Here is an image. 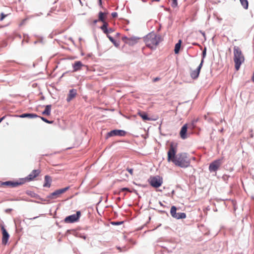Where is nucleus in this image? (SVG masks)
Masks as SVG:
<instances>
[{"instance_id":"obj_28","label":"nucleus","mask_w":254,"mask_h":254,"mask_svg":"<svg viewBox=\"0 0 254 254\" xmlns=\"http://www.w3.org/2000/svg\"><path fill=\"white\" fill-rule=\"evenodd\" d=\"M40 118L41 119V120L42 121H43L44 122H45V123H47L48 124H52L54 122V121H49L47 119H46V118L42 117H40Z\"/></svg>"},{"instance_id":"obj_23","label":"nucleus","mask_w":254,"mask_h":254,"mask_svg":"<svg viewBox=\"0 0 254 254\" xmlns=\"http://www.w3.org/2000/svg\"><path fill=\"white\" fill-rule=\"evenodd\" d=\"M182 40H179L178 42L175 45L174 52L175 54H178L181 48Z\"/></svg>"},{"instance_id":"obj_33","label":"nucleus","mask_w":254,"mask_h":254,"mask_svg":"<svg viewBox=\"0 0 254 254\" xmlns=\"http://www.w3.org/2000/svg\"><path fill=\"white\" fill-rule=\"evenodd\" d=\"M206 56V49L205 48L203 51L202 52V56H203V60L205 58Z\"/></svg>"},{"instance_id":"obj_39","label":"nucleus","mask_w":254,"mask_h":254,"mask_svg":"<svg viewBox=\"0 0 254 254\" xmlns=\"http://www.w3.org/2000/svg\"><path fill=\"white\" fill-rule=\"evenodd\" d=\"M252 80L253 82H254V71L253 75V76L252 78Z\"/></svg>"},{"instance_id":"obj_26","label":"nucleus","mask_w":254,"mask_h":254,"mask_svg":"<svg viewBox=\"0 0 254 254\" xmlns=\"http://www.w3.org/2000/svg\"><path fill=\"white\" fill-rule=\"evenodd\" d=\"M241 4L243 6V7L247 9L248 8L249 3L247 0H240Z\"/></svg>"},{"instance_id":"obj_17","label":"nucleus","mask_w":254,"mask_h":254,"mask_svg":"<svg viewBox=\"0 0 254 254\" xmlns=\"http://www.w3.org/2000/svg\"><path fill=\"white\" fill-rule=\"evenodd\" d=\"M187 125H184L181 128L180 134L182 138L185 139L187 138Z\"/></svg>"},{"instance_id":"obj_24","label":"nucleus","mask_w":254,"mask_h":254,"mask_svg":"<svg viewBox=\"0 0 254 254\" xmlns=\"http://www.w3.org/2000/svg\"><path fill=\"white\" fill-rule=\"evenodd\" d=\"M177 208L175 206H172L170 210V213L172 217L175 218L177 215Z\"/></svg>"},{"instance_id":"obj_34","label":"nucleus","mask_w":254,"mask_h":254,"mask_svg":"<svg viewBox=\"0 0 254 254\" xmlns=\"http://www.w3.org/2000/svg\"><path fill=\"white\" fill-rule=\"evenodd\" d=\"M160 80V78L159 77H156V78H154L153 79V82H156L158 80Z\"/></svg>"},{"instance_id":"obj_7","label":"nucleus","mask_w":254,"mask_h":254,"mask_svg":"<svg viewBox=\"0 0 254 254\" xmlns=\"http://www.w3.org/2000/svg\"><path fill=\"white\" fill-rule=\"evenodd\" d=\"M149 183L153 187L157 188L162 185L163 181L159 176H155L150 178Z\"/></svg>"},{"instance_id":"obj_6","label":"nucleus","mask_w":254,"mask_h":254,"mask_svg":"<svg viewBox=\"0 0 254 254\" xmlns=\"http://www.w3.org/2000/svg\"><path fill=\"white\" fill-rule=\"evenodd\" d=\"M24 184V180L20 179L17 181H6L2 183L1 185L8 188H14Z\"/></svg>"},{"instance_id":"obj_25","label":"nucleus","mask_w":254,"mask_h":254,"mask_svg":"<svg viewBox=\"0 0 254 254\" xmlns=\"http://www.w3.org/2000/svg\"><path fill=\"white\" fill-rule=\"evenodd\" d=\"M186 217V213L184 212L177 213L175 218L176 219H183Z\"/></svg>"},{"instance_id":"obj_41","label":"nucleus","mask_w":254,"mask_h":254,"mask_svg":"<svg viewBox=\"0 0 254 254\" xmlns=\"http://www.w3.org/2000/svg\"><path fill=\"white\" fill-rule=\"evenodd\" d=\"M11 209H7V210H6V212H7L8 211H11Z\"/></svg>"},{"instance_id":"obj_14","label":"nucleus","mask_w":254,"mask_h":254,"mask_svg":"<svg viewBox=\"0 0 254 254\" xmlns=\"http://www.w3.org/2000/svg\"><path fill=\"white\" fill-rule=\"evenodd\" d=\"M83 66V64H82V63L80 61L75 62V63L72 65L73 68V71L76 72L77 71L80 70L82 67Z\"/></svg>"},{"instance_id":"obj_30","label":"nucleus","mask_w":254,"mask_h":254,"mask_svg":"<svg viewBox=\"0 0 254 254\" xmlns=\"http://www.w3.org/2000/svg\"><path fill=\"white\" fill-rule=\"evenodd\" d=\"M7 16V15L4 14L3 13H1V17L0 18V20L2 21L3 20V19Z\"/></svg>"},{"instance_id":"obj_29","label":"nucleus","mask_w":254,"mask_h":254,"mask_svg":"<svg viewBox=\"0 0 254 254\" xmlns=\"http://www.w3.org/2000/svg\"><path fill=\"white\" fill-rule=\"evenodd\" d=\"M177 0H172V6H176L177 5Z\"/></svg>"},{"instance_id":"obj_35","label":"nucleus","mask_w":254,"mask_h":254,"mask_svg":"<svg viewBox=\"0 0 254 254\" xmlns=\"http://www.w3.org/2000/svg\"><path fill=\"white\" fill-rule=\"evenodd\" d=\"M121 190L122 191H125V190H127V191H129V189L128 188H122L121 189Z\"/></svg>"},{"instance_id":"obj_16","label":"nucleus","mask_w":254,"mask_h":254,"mask_svg":"<svg viewBox=\"0 0 254 254\" xmlns=\"http://www.w3.org/2000/svg\"><path fill=\"white\" fill-rule=\"evenodd\" d=\"M76 90L74 89H72L69 90V94L67 97L66 100L67 102H69L72 99H73L76 95Z\"/></svg>"},{"instance_id":"obj_2","label":"nucleus","mask_w":254,"mask_h":254,"mask_svg":"<svg viewBox=\"0 0 254 254\" xmlns=\"http://www.w3.org/2000/svg\"><path fill=\"white\" fill-rule=\"evenodd\" d=\"M233 54L235 68L237 71H238L240 69L241 64L245 62V56L241 49L238 46H234Z\"/></svg>"},{"instance_id":"obj_11","label":"nucleus","mask_w":254,"mask_h":254,"mask_svg":"<svg viewBox=\"0 0 254 254\" xmlns=\"http://www.w3.org/2000/svg\"><path fill=\"white\" fill-rule=\"evenodd\" d=\"M139 38L135 37H132L130 38H128L127 37H125L123 38V40L127 44L130 45V46H133L136 44Z\"/></svg>"},{"instance_id":"obj_19","label":"nucleus","mask_w":254,"mask_h":254,"mask_svg":"<svg viewBox=\"0 0 254 254\" xmlns=\"http://www.w3.org/2000/svg\"><path fill=\"white\" fill-rule=\"evenodd\" d=\"M137 114L144 121H150V118H149L146 113L142 111H139Z\"/></svg>"},{"instance_id":"obj_12","label":"nucleus","mask_w":254,"mask_h":254,"mask_svg":"<svg viewBox=\"0 0 254 254\" xmlns=\"http://www.w3.org/2000/svg\"><path fill=\"white\" fill-rule=\"evenodd\" d=\"M126 131L123 130L115 129L108 133V136H124L126 135Z\"/></svg>"},{"instance_id":"obj_9","label":"nucleus","mask_w":254,"mask_h":254,"mask_svg":"<svg viewBox=\"0 0 254 254\" xmlns=\"http://www.w3.org/2000/svg\"><path fill=\"white\" fill-rule=\"evenodd\" d=\"M41 173V170L39 169L34 170H33L31 173L28 175L26 178L23 179H21V180H24V184L26 182H30L34 180V179L38 177Z\"/></svg>"},{"instance_id":"obj_15","label":"nucleus","mask_w":254,"mask_h":254,"mask_svg":"<svg viewBox=\"0 0 254 254\" xmlns=\"http://www.w3.org/2000/svg\"><path fill=\"white\" fill-rule=\"evenodd\" d=\"M52 178L50 176L46 175L44 178V183L43 184L44 187L50 188L51 185Z\"/></svg>"},{"instance_id":"obj_27","label":"nucleus","mask_w":254,"mask_h":254,"mask_svg":"<svg viewBox=\"0 0 254 254\" xmlns=\"http://www.w3.org/2000/svg\"><path fill=\"white\" fill-rule=\"evenodd\" d=\"M108 38L110 40V41L114 44V45L116 47H118L119 46V44L117 43L116 41L114 39V38L112 36H111L110 35H108Z\"/></svg>"},{"instance_id":"obj_40","label":"nucleus","mask_w":254,"mask_h":254,"mask_svg":"<svg viewBox=\"0 0 254 254\" xmlns=\"http://www.w3.org/2000/svg\"><path fill=\"white\" fill-rule=\"evenodd\" d=\"M97 21H99L98 19V20H94V23H97Z\"/></svg>"},{"instance_id":"obj_18","label":"nucleus","mask_w":254,"mask_h":254,"mask_svg":"<svg viewBox=\"0 0 254 254\" xmlns=\"http://www.w3.org/2000/svg\"><path fill=\"white\" fill-rule=\"evenodd\" d=\"M107 13L106 12H99V15H98V20L99 21H101L102 22H105L106 19L107 18Z\"/></svg>"},{"instance_id":"obj_31","label":"nucleus","mask_w":254,"mask_h":254,"mask_svg":"<svg viewBox=\"0 0 254 254\" xmlns=\"http://www.w3.org/2000/svg\"><path fill=\"white\" fill-rule=\"evenodd\" d=\"M111 15L113 18H116L118 16V13L116 12H114L112 13Z\"/></svg>"},{"instance_id":"obj_37","label":"nucleus","mask_w":254,"mask_h":254,"mask_svg":"<svg viewBox=\"0 0 254 254\" xmlns=\"http://www.w3.org/2000/svg\"><path fill=\"white\" fill-rule=\"evenodd\" d=\"M123 223V222H115L114 223L116 225H119V224H121Z\"/></svg>"},{"instance_id":"obj_42","label":"nucleus","mask_w":254,"mask_h":254,"mask_svg":"<svg viewBox=\"0 0 254 254\" xmlns=\"http://www.w3.org/2000/svg\"><path fill=\"white\" fill-rule=\"evenodd\" d=\"M251 137H253V134H251Z\"/></svg>"},{"instance_id":"obj_1","label":"nucleus","mask_w":254,"mask_h":254,"mask_svg":"<svg viewBox=\"0 0 254 254\" xmlns=\"http://www.w3.org/2000/svg\"><path fill=\"white\" fill-rule=\"evenodd\" d=\"M178 149L177 143L171 142L167 152V161L172 162L176 166L181 168H187L190 165V159L186 153L176 154Z\"/></svg>"},{"instance_id":"obj_32","label":"nucleus","mask_w":254,"mask_h":254,"mask_svg":"<svg viewBox=\"0 0 254 254\" xmlns=\"http://www.w3.org/2000/svg\"><path fill=\"white\" fill-rule=\"evenodd\" d=\"M127 171L132 175L133 174V169L127 168Z\"/></svg>"},{"instance_id":"obj_21","label":"nucleus","mask_w":254,"mask_h":254,"mask_svg":"<svg viewBox=\"0 0 254 254\" xmlns=\"http://www.w3.org/2000/svg\"><path fill=\"white\" fill-rule=\"evenodd\" d=\"M103 24L101 27V29L104 32V33L107 35V36L108 37V35H109L108 29L107 28L108 26V23L107 22H103Z\"/></svg>"},{"instance_id":"obj_20","label":"nucleus","mask_w":254,"mask_h":254,"mask_svg":"<svg viewBox=\"0 0 254 254\" xmlns=\"http://www.w3.org/2000/svg\"><path fill=\"white\" fill-rule=\"evenodd\" d=\"M17 117H19L20 118H37L38 116L35 114H23L20 116H16Z\"/></svg>"},{"instance_id":"obj_22","label":"nucleus","mask_w":254,"mask_h":254,"mask_svg":"<svg viewBox=\"0 0 254 254\" xmlns=\"http://www.w3.org/2000/svg\"><path fill=\"white\" fill-rule=\"evenodd\" d=\"M52 106L48 105L46 106L45 110L42 112V115L50 116L51 115Z\"/></svg>"},{"instance_id":"obj_4","label":"nucleus","mask_w":254,"mask_h":254,"mask_svg":"<svg viewBox=\"0 0 254 254\" xmlns=\"http://www.w3.org/2000/svg\"><path fill=\"white\" fill-rule=\"evenodd\" d=\"M81 215V212L80 211H76V214L66 217L64 219V222L66 223H72L77 222L79 221Z\"/></svg>"},{"instance_id":"obj_13","label":"nucleus","mask_w":254,"mask_h":254,"mask_svg":"<svg viewBox=\"0 0 254 254\" xmlns=\"http://www.w3.org/2000/svg\"><path fill=\"white\" fill-rule=\"evenodd\" d=\"M1 229L2 233V244L5 245L7 243L9 236L3 226H2Z\"/></svg>"},{"instance_id":"obj_38","label":"nucleus","mask_w":254,"mask_h":254,"mask_svg":"<svg viewBox=\"0 0 254 254\" xmlns=\"http://www.w3.org/2000/svg\"><path fill=\"white\" fill-rule=\"evenodd\" d=\"M99 3L100 6H102V0H99Z\"/></svg>"},{"instance_id":"obj_36","label":"nucleus","mask_w":254,"mask_h":254,"mask_svg":"<svg viewBox=\"0 0 254 254\" xmlns=\"http://www.w3.org/2000/svg\"><path fill=\"white\" fill-rule=\"evenodd\" d=\"M108 31H109V34L110 33H112V32H113V30L112 28H110V29H108Z\"/></svg>"},{"instance_id":"obj_5","label":"nucleus","mask_w":254,"mask_h":254,"mask_svg":"<svg viewBox=\"0 0 254 254\" xmlns=\"http://www.w3.org/2000/svg\"><path fill=\"white\" fill-rule=\"evenodd\" d=\"M223 158L217 159L211 163L209 166L210 172H216L220 167L222 163Z\"/></svg>"},{"instance_id":"obj_3","label":"nucleus","mask_w":254,"mask_h":254,"mask_svg":"<svg viewBox=\"0 0 254 254\" xmlns=\"http://www.w3.org/2000/svg\"><path fill=\"white\" fill-rule=\"evenodd\" d=\"M161 37L154 33H150L144 38V42L147 47L153 49L161 41Z\"/></svg>"},{"instance_id":"obj_8","label":"nucleus","mask_w":254,"mask_h":254,"mask_svg":"<svg viewBox=\"0 0 254 254\" xmlns=\"http://www.w3.org/2000/svg\"><path fill=\"white\" fill-rule=\"evenodd\" d=\"M69 187L57 190L54 192L50 193L48 196L47 198L49 199H56L58 198L61 194L64 193L66 191H67L69 189Z\"/></svg>"},{"instance_id":"obj_10","label":"nucleus","mask_w":254,"mask_h":254,"mask_svg":"<svg viewBox=\"0 0 254 254\" xmlns=\"http://www.w3.org/2000/svg\"><path fill=\"white\" fill-rule=\"evenodd\" d=\"M203 62L204 60L202 59L200 64H199L196 69L192 70L190 72V76L192 79H195L198 78L200 71V69L202 66Z\"/></svg>"}]
</instances>
